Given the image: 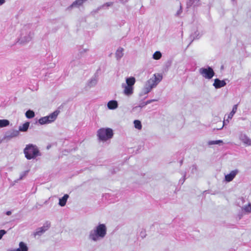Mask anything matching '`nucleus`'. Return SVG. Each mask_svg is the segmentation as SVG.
<instances>
[{
    "label": "nucleus",
    "instance_id": "obj_33",
    "mask_svg": "<svg viewBox=\"0 0 251 251\" xmlns=\"http://www.w3.org/2000/svg\"><path fill=\"white\" fill-rule=\"evenodd\" d=\"M200 33L198 31H196L194 33H192L190 37L193 40H195L200 38Z\"/></svg>",
    "mask_w": 251,
    "mask_h": 251
},
{
    "label": "nucleus",
    "instance_id": "obj_28",
    "mask_svg": "<svg viewBox=\"0 0 251 251\" xmlns=\"http://www.w3.org/2000/svg\"><path fill=\"white\" fill-rule=\"evenodd\" d=\"M97 83V80L95 78H92L88 83V86L89 87H94Z\"/></svg>",
    "mask_w": 251,
    "mask_h": 251
},
{
    "label": "nucleus",
    "instance_id": "obj_42",
    "mask_svg": "<svg viewBox=\"0 0 251 251\" xmlns=\"http://www.w3.org/2000/svg\"><path fill=\"white\" fill-rule=\"evenodd\" d=\"M181 12H182V8H181V6L180 5L179 10H178L176 13V15L178 16Z\"/></svg>",
    "mask_w": 251,
    "mask_h": 251
},
{
    "label": "nucleus",
    "instance_id": "obj_8",
    "mask_svg": "<svg viewBox=\"0 0 251 251\" xmlns=\"http://www.w3.org/2000/svg\"><path fill=\"white\" fill-rule=\"evenodd\" d=\"M19 134V130L12 129L6 132L4 135V139L7 141L11 140L13 138L17 137Z\"/></svg>",
    "mask_w": 251,
    "mask_h": 251
},
{
    "label": "nucleus",
    "instance_id": "obj_32",
    "mask_svg": "<svg viewBox=\"0 0 251 251\" xmlns=\"http://www.w3.org/2000/svg\"><path fill=\"white\" fill-rule=\"evenodd\" d=\"M144 104V102H143L142 103H141L138 106H134L133 109H132V111H138V110H141V109L145 106L146 105H143Z\"/></svg>",
    "mask_w": 251,
    "mask_h": 251
},
{
    "label": "nucleus",
    "instance_id": "obj_14",
    "mask_svg": "<svg viewBox=\"0 0 251 251\" xmlns=\"http://www.w3.org/2000/svg\"><path fill=\"white\" fill-rule=\"evenodd\" d=\"M199 5V0H187L186 1V6L187 8L192 6L194 7Z\"/></svg>",
    "mask_w": 251,
    "mask_h": 251
},
{
    "label": "nucleus",
    "instance_id": "obj_13",
    "mask_svg": "<svg viewBox=\"0 0 251 251\" xmlns=\"http://www.w3.org/2000/svg\"><path fill=\"white\" fill-rule=\"evenodd\" d=\"M238 173V170L236 169L232 171L229 174L225 176V180L227 182L232 181Z\"/></svg>",
    "mask_w": 251,
    "mask_h": 251
},
{
    "label": "nucleus",
    "instance_id": "obj_10",
    "mask_svg": "<svg viewBox=\"0 0 251 251\" xmlns=\"http://www.w3.org/2000/svg\"><path fill=\"white\" fill-rule=\"evenodd\" d=\"M226 84L225 80H220L219 78H216L214 79V82L213 84V86L216 89H219L222 87L225 86Z\"/></svg>",
    "mask_w": 251,
    "mask_h": 251
},
{
    "label": "nucleus",
    "instance_id": "obj_9",
    "mask_svg": "<svg viewBox=\"0 0 251 251\" xmlns=\"http://www.w3.org/2000/svg\"><path fill=\"white\" fill-rule=\"evenodd\" d=\"M155 87H156V86L154 84L153 80L151 79H149L147 81L145 85V87L143 89V93L144 94H147L152 90L153 88Z\"/></svg>",
    "mask_w": 251,
    "mask_h": 251
},
{
    "label": "nucleus",
    "instance_id": "obj_23",
    "mask_svg": "<svg viewBox=\"0 0 251 251\" xmlns=\"http://www.w3.org/2000/svg\"><path fill=\"white\" fill-rule=\"evenodd\" d=\"M29 123L26 122L24 123L22 126H20L19 128V131L25 132L26 131L29 127Z\"/></svg>",
    "mask_w": 251,
    "mask_h": 251
},
{
    "label": "nucleus",
    "instance_id": "obj_31",
    "mask_svg": "<svg viewBox=\"0 0 251 251\" xmlns=\"http://www.w3.org/2000/svg\"><path fill=\"white\" fill-rule=\"evenodd\" d=\"M223 143V141L221 140H216V141H209L208 142V145L209 146L213 145H220V144H222Z\"/></svg>",
    "mask_w": 251,
    "mask_h": 251
},
{
    "label": "nucleus",
    "instance_id": "obj_34",
    "mask_svg": "<svg viewBox=\"0 0 251 251\" xmlns=\"http://www.w3.org/2000/svg\"><path fill=\"white\" fill-rule=\"evenodd\" d=\"M28 173V171H25L23 172H22L19 178L18 179V180H21L23 179V178Z\"/></svg>",
    "mask_w": 251,
    "mask_h": 251
},
{
    "label": "nucleus",
    "instance_id": "obj_7",
    "mask_svg": "<svg viewBox=\"0 0 251 251\" xmlns=\"http://www.w3.org/2000/svg\"><path fill=\"white\" fill-rule=\"evenodd\" d=\"M33 37V33L29 31L24 33L23 31L19 39L20 44H25L29 42Z\"/></svg>",
    "mask_w": 251,
    "mask_h": 251
},
{
    "label": "nucleus",
    "instance_id": "obj_11",
    "mask_svg": "<svg viewBox=\"0 0 251 251\" xmlns=\"http://www.w3.org/2000/svg\"><path fill=\"white\" fill-rule=\"evenodd\" d=\"M122 88H124V93L126 96H130L133 93V87L126 85L125 83L122 84Z\"/></svg>",
    "mask_w": 251,
    "mask_h": 251
},
{
    "label": "nucleus",
    "instance_id": "obj_4",
    "mask_svg": "<svg viewBox=\"0 0 251 251\" xmlns=\"http://www.w3.org/2000/svg\"><path fill=\"white\" fill-rule=\"evenodd\" d=\"M59 113V110H55L50 115L40 118L38 123L40 125L50 124L55 121Z\"/></svg>",
    "mask_w": 251,
    "mask_h": 251
},
{
    "label": "nucleus",
    "instance_id": "obj_47",
    "mask_svg": "<svg viewBox=\"0 0 251 251\" xmlns=\"http://www.w3.org/2000/svg\"><path fill=\"white\" fill-rule=\"evenodd\" d=\"M232 1H234L235 0H231Z\"/></svg>",
    "mask_w": 251,
    "mask_h": 251
},
{
    "label": "nucleus",
    "instance_id": "obj_19",
    "mask_svg": "<svg viewBox=\"0 0 251 251\" xmlns=\"http://www.w3.org/2000/svg\"><path fill=\"white\" fill-rule=\"evenodd\" d=\"M28 247L25 243L21 242L19 243V248L14 250V251H28Z\"/></svg>",
    "mask_w": 251,
    "mask_h": 251
},
{
    "label": "nucleus",
    "instance_id": "obj_2",
    "mask_svg": "<svg viewBox=\"0 0 251 251\" xmlns=\"http://www.w3.org/2000/svg\"><path fill=\"white\" fill-rule=\"evenodd\" d=\"M24 153L25 158L28 160L35 159L37 156L41 155L37 147L32 144H29L26 146L24 149Z\"/></svg>",
    "mask_w": 251,
    "mask_h": 251
},
{
    "label": "nucleus",
    "instance_id": "obj_41",
    "mask_svg": "<svg viewBox=\"0 0 251 251\" xmlns=\"http://www.w3.org/2000/svg\"><path fill=\"white\" fill-rule=\"evenodd\" d=\"M191 168L192 173H194V171H196L197 170V166L196 165H192Z\"/></svg>",
    "mask_w": 251,
    "mask_h": 251
},
{
    "label": "nucleus",
    "instance_id": "obj_18",
    "mask_svg": "<svg viewBox=\"0 0 251 251\" xmlns=\"http://www.w3.org/2000/svg\"><path fill=\"white\" fill-rule=\"evenodd\" d=\"M123 51H124V49L121 47H119L117 49V50H116V52L115 53V57L117 60H120L121 59V58L123 56V55H124Z\"/></svg>",
    "mask_w": 251,
    "mask_h": 251
},
{
    "label": "nucleus",
    "instance_id": "obj_25",
    "mask_svg": "<svg viewBox=\"0 0 251 251\" xmlns=\"http://www.w3.org/2000/svg\"><path fill=\"white\" fill-rule=\"evenodd\" d=\"M237 110V105L235 104L233 106L232 111L230 112V113L228 115V119H231L233 117L234 114L236 112Z\"/></svg>",
    "mask_w": 251,
    "mask_h": 251
},
{
    "label": "nucleus",
    "instance_id": "obj_16",
    "mask_svg": "<svg viewBox=\"0 0 251 251\" xmlns=\"http://www.w3.org/2000/svg\"><path fill=\"white\" fill-rule=\"evenodd\" d=\"M118 106L117 101L115 100H111L107 103V107L111 110H114Z\"/></svg>",
    "mask_w": 251,
    "mask_h": 251
},
{
    "label": "nucleus",
    "instance_id": "obj_1",
    "mask_svg": "<svg viewBox=\"0 0 251 251\" xmlns=\"http://www.w3.org/2000/svg\"><path fill=\"white\" fill-rule=\"evenodd\" d=\"M107 233L106 226L103 224H99L89 234L88 238L93 242H97L105 236Z\"/></svg>",
    "mask_w": 251,
    "mask_h": 251
},
{
    "label": "nucleus",
    "instance_id": "obj_24",
    "mask_svg": "<svg viewBox=\"0 0 251 251\" xmlns=\"http://www.w3.org/2000/svg\"><path fill=\"white\" fill-rule=\"evenodd\" d=\"M25 115L27 118L31 119L35 116V113L33 110L29 109L27 111H26Z\"/></svg>",
    "mask_w": 251,
    "mask_h": 251
},
{
    "label": "nucleus",
    "instance_id": "obj_20",
    "mask_svg": "<svg viewBox=\"0 0 251 251\" xmlns=\"http://www.w3.org/2000/svg\"><path fill=\"white\" fill-rule=\"evenodd\" d=\"M69 195L65 194L61 198L59 199V205L61 206H64L66 204Z\"/></svg>",
    "mask_w": 251,
    "mask_h": 251
},
{
    "label": "nucleus",
    "instance_id": "obj_17",
    "mask_svg": "<svg viewBox=\"0 0 251 251\" xmlns=\"http://www.w3.org/2000/svg\"><path fill=\"white\" fill-rule=\"evenodd\" d=\"M81 58V55H77V57H76V59H74L71 61L70 66L72 67H75V66H78L80 64V61L79 59Z\"/></svg>",
    "mask_w": 251,
    "mask_h": 251
},
{
    "label": "nucleus",
    "instance_id": "obj_27",
    "mask_svg": "<svg viewBox=\"0 0 251 251\" xmlns=\"http://www.w3.org/2000/svg\"><path fill=\"white\" fill-rule=\"evenodd\" d=\"M9 125V121L8 120H0V127H4Z\"/></svg>",
    "mask_w": 251,
    "mask_h": 251
},
{
    "label": "nucleus",
    "instance_id": "obj_36",
    "mask_svg": "<svg viewBox=\"0 0 251 251\" xmlns=\"http://www.w3.org/2000/svg\"><path fill=\"white\" fill-rule=\"evenodd\" d=\"M157 100H155V99H152V100H148L147 101L144 102V104L143 105H147L151 103L153 101H157Z\"/></svg>",
    "mask_w": 251,
    "mask_h": 251
},
{
    "label": "nucleus",
    "instance_id": "obj_45",
    "mask_svg": "<svg viewBox=\"0 0 251 251\" xmlns=\"http://www.w3.org/2000/svg\"><path fill=\"white\" fill-rule=\"evenodd\" d=\"M12 212L11 211H7L6 212V214L8 216H9L11 214Z\"/></svg>",
    "mask_w": 251,
    "mask_h": 251
},
{
    "label": "nucleus",
    "instance_id": "obj_38",
    "mask_svg": "<svg viewBox=\"0 0 251 251\" xmlns=\"http://www.w3.org/2000/svg\"><path fill=\"white\" fill-rule=\"evenodd\" d=\"M185 174L183 176V177L180 178L179 179V183L180 184H183V183H184V182L185 181Z\"/></svg>",
    "mask_w": 251,
    "mask_h": 251
},
{
    "label": "nucleus",
    "instance_id": "obj_15",
    "mask_svg": "<svg viewBox=\"0 0 251 251\" xmlns=\"http://www.w3.org/2000/svg\"><path fill=\"white\" fill-rule=\"evenodd\" d=\"M162 79V75L159 74H157L153 75V76L150 79L153 80L154 84L156 86L158 83L161 81Z\"/></svg>",
    "mask_w": 251,
    "mask_h": 251
},
{
    "label": "nucleus",
    "instance_id": "obj_29",
    "mask_svg": "<svg viewBox=\"0 0 251 251\" xmlns=\"http://www.w3.org/2000/svg\"><path fill=\"white\" fill-rule=\"evenodd\" d=\"M162 54L159 51H155L153 54L152 58L155 60H158L161 58Z\"/></svg>",
    "mask_w": 251,
    "mask_h": 251
},
{
    "label": "nucleus",
    "instance_id": "obj_44",
    "mask_svg": "<svg viewBox=\"0 0 251 251\" xmlns=\"http://www.w3.org/2000/svg\"><path fill=\"white\" fill-rule=\"evenodd\" d=\"M5 2V0H0V6L2 5Z\"/></svg>",
    "mask_w": 251,
    "mask_h": 251
},
{
    "label": "nucleus",
    "instance_id": "obj_3",
    "mask_svg": "<svg viewBox=\"0 0 251 251\" xmlns=\"http://www.w3.org/2000/svg\"><path fill=\"white\" fill-rule=\"evenodd\" d=\"M99 139L101 141H106L112 138L113 130L110 128H101L97 131Z\"/></svg>",
    "mask_w": 251,
    "mask_h": 251
},
{
    "label": "nucleus",
    "instance_id": "obj_46",
    "mask_svg": "<svg viewBox=\"0 0 251 251\" xmlns=\"http://www.w3.org/2000/svg\"><path fill=\"white\" fill-rule=\"evenodd\" d=\"M182 163V161L181 160V161H180V164H181Z\"/></svg>",
    "mask_w": 251,
    "mask_h": 251
},
{
    "label": "nucleus",
    "instance_id": "obj_35",
    "mask_svg": "<svg viewBox=\"0 0 251 251\" xmlns=\"http://www.w3.org/2000/svg\"><path fill=\"white\" fill-rule=\"evenodd\" d=\"M244 209L246 212H251V204L249 203L248 205L245 206L244 208Z\"/></svg>",
    "mask_w": 251,
    "mask_h": 251
},
{
    "label": "nucleus",
    "instance_id": "obj_37",
    "mask_svg": "<svg viewBox=\"0 0 251 251\" xmlns=\"http://www.w3.org/2000/svg\"><path fill=\"white\" fill-rule=\"evenodd\" d=\"M6 231L4 229L0 230V240L2 238V236L6 234Z\"/></svg>",
    "mask_w": 251,
    "mask_h": 251
},
{
    "label": "nucleus",
    "instance_id": "obj_30",
    "mask_svg": "<svg viewBox=\"0 0 251 251\" xmlns=\"http://www.w3.org/2000/svg\"><path fill=\"white\" fill-rule=\"evenodd\" d=\"M134 125L136 128L138 129H141L142 128V124L140 121L137 120H134Z\"/></svg>",
    "mask_w": 251,
    "mask_h": 251
},
{
    "label": "nucleus",
    "instance_id": "obj_26",
    "mask_svg": "<svg viewBox=\"0 0 251 251\" xmlns=\"http://www.w3.org/2000/svg\"><path fill=\"white\" fill-rule=\"evenodd\" d=\"M113 4V2H108L104 3L103 4L99 6V9H108L109 7L112 6Z\"/></svg>",
    "mask_w": 251,
    "mask_h": 251
},
{
    "label": "nucleus",
    "instance_id": "obj_40",
    "mask_svg": "<svg viewBox=\"0 0 251 251\" xmlns=\"http://www.w3.org/2000/svg\"><path fill=\"white\" fill-rule=\"evenodd\" d=\"M100 10H101V9H99V7H98L96 9L93 10L92 11V13L93 14H96V13H98V12H99Z\"/></svg>",
    "mask_w": 251,
    "mask_h": 251
},
{
    "label": "nucleus",
    "instance_id": "obj_39",
    "mask_svg": "<svg viewBox=\"0 0 251 251\" xmlns=\"http://www.w3.org/2000/svg\"><path fill=\"white\" fill-rule=\"evenodd\" d=\"M87 50H86V49H80L79 50V53L78 54V55H81V57L82 54L84 52H86Z\"/></svg>",
    "mask_w": 251,
    "mask_h": 251
},
{
    "label": "nucleus",
    "instance_id": "obj_5",
    "mask_svg": "<svg viewBox=\"0 0 251 251\" xmlns=\"http://www.w3.org/2000/svg\"><path fill=\"white\" fill-rule=\"evenodd\" d=\"M200 74L205 78L210 79L215 75L213 69L209 66L207 68H201L199 70Z\"/></svg>",
    "mask_w": 251,
    "mask_h": 251
},
{
    "label": "nucleus",
    "instance_id": "obj_21",
    "mask_svg": "<svg viewBox=\"0 0 251 251\" xmlns=\"http://www.w3.org/2000/svg\"><path fill=\"white\" fill-rule=\"evenodd\" d=\"M83 3L82 0H75L68 8L72 9L74 7H79L80 6L82 5Z\"/></svg>",
    "mask_w": 251,
    "mask_h": 251
},
{
    "label": "nucleus",
    "instance_id": "obj_6",
    "mask_svg": "<svg viewBox=\"0 0 251 251\" xmlns=\"http://www.w3.org/2000/svg\"><path fill=\"white\" fill-rule=\"evenodd\" d=\"M50 222L49 221H46L42 227H38L36 229V231L33 233L34 237L41 236L50 228Z\"/></svg>",
    "mask_w": 251,
    "mask_h": 251
},
{
    "label": "nucleus",
    "instance_id": "obj_22",
    "mask_svg": "<svg viewBox=\"0 0 251 251\" xmlns=\"http://www.w3.org/2000/svg\"><path fill=\"white\" fill-rule=\"evenodd\" d=\"M126 83H125L126 85L130 86L133 87L135 83V78L133 76H130L129 77L126 78Z\"/></svg>",
    "mask_w": 251,
    "mask_h": 251
},
{
    "label": "nucleus",
    "instance_id": "obj_12",
    "mask_svg": "<svg viewBox=\"0 0 251 251\" xmlns=\"http://www.w3.org/2000/svg\"><path fill=\"white\" fill-rule=\"evenodd\" d=\"M239 139L246 146L251 145V140L244 133H241L239 135Z\"/></svg>",
    "mask_w": 251,
    "mask_h": 251
},
{
    "label": "nucleus",
    "instance_id": "obj_43",
    "mask_svg": "<svg viewBox=\"0 0 251 251\" xmlns=\"http://www.w3.org/2000/svg\"><path fill=\"white\" fill-rule=\"evenodd\" d=\"M128 0H120V2L122 3H125L128 1Z\"/></svg>",
    "mask_w": 251,
    "mask_h": 251
}]
</instances>
